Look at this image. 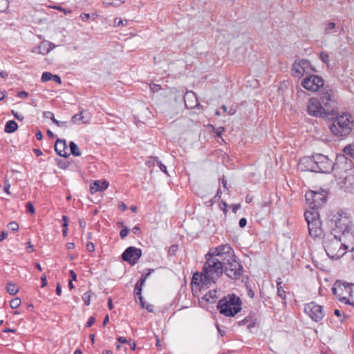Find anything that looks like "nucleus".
Listing matches in <instances>:
<instances>
[{"label":"nucleus","mask_w":354,"mask_h":354,"mask_svg":"<svg viewBox=\"0 0 354 354\" xmlns=\"http://www.w3.org/2000/svg\"><path fill=\"white\" fill-rule=\"evenodd\" d=\"M44 116L46 118H50L52 120V121L53 120V118H55L54 117V114L50 112V111H46L44 113Z\"/></svg>","instance_id":"50"},{"label":"nucleus","mask_w":354,"mask_h":354,"mask_svg":"<svg viewBox=\"0 0 354 354\" xmlns=\"http://www.w3.org/2000/svg\"><path fill=\"white\" fill-rule=\"evenodd\" d=\"M8 226L9 229L13 232H17L19 230V225L15 221L10 222Z\"/></svg>","instance_id":"43"},{"label":"nucleus","mask_w":354,"mask_h":354,"mask_svg":"<svg viewBox=\"0 0 354 354\" xmlns=\"http://www.w3.org/2000/svg\"><path fill=\"white\" fill-rule=\"evenodd\" d=\"M157 165L159 167L160 170L165 174H167V167L165 165H163L161 162L157 161Z\"/></svg>","instance_id":"48"},{"label":"nucleus","mask_w":354,"mask_h":354,"mask_svg":"<svg viewBox=\"0 0 354 354\" xmlns=\"http://www.w3.org/2000/svg\"><path fill=\"white\" fill-rule=\"evenodd\" d=\"M55 48V45L54 44L49 42L48 41H44L41 42L40 45L38 47L39 53L42 55H46Z\"/></svg>","instance_id":"24"},{"label":"nucleus","mask_w":354,"mask_h":354,"mask_svg":"<svg viewBox=\"0 0 354 354\" xmlns=\"http://www.w3.org/2000/svg\"><path fill=\"white\" fill-rule=\"evenodd\" d=\"M141 291H142V287L139 286V282H137V283L136 284V287H135V290H134V293L136 295H138L139 296V299H140V304H141V306L142 308H144L145 307V304L143 302V298L141 295Z\"/></svg>","instance_id":"31"},{"label":"nucleus","mask_w":354,"mask_h":354,"mask_svg":"<svg viewBox=\"0 0 354 354\" xmlns=\"http://www.w3.org/2000/svg\"><path fill=\"white\" fill-rule=\"evenodd\" d=\"M351 287V284L345 282H336L332 290L333 294L339 301L348 304Z\"/></svg>","instance_id":"11"},{"label":"nucleus","mask_w":354,"mask_h":354,"mask_svg":"<svg viewBox=\"0 0 354 354\" xmlns=\"http://www.w3.org/2000/svg\"><path fill=\"white\" fill-rule=\"evenodd\" d=\"M299 169L301 171L315 172V163L314 155L310 157H304L298 163Z\"/></svg>","instance_id":"17"},{"label":"nucleus","mask_w":354,"mask_h":354,"mask_svg":"<svg viewBox=\"0 0 354 354\" xmlns=\"http://www.w3.org/2000/svg\"><path fill=\"white\" fill-rule=\"evenodd\" d=\"M54 82L58 83L59 84H62V80H61V78L59 76L57 75H53V79H52Z\"/></svg>","instance_id":"60"},{"label":"nucleus","mask_w":354,"mask_h":354,"mask_svg":"<svg viewBox=\"0 0 354 354\" xmlns=\"http://www.w3.org/2000/svg\"><path fill=\"white\" fill-rule=\"evenodd\" d=\"M149 86H150V89L151 90V91H153L154 93L158 92L161 89L160 85H159V84L152 83V84H150Z\"/></svg>","instance_id":"45"},{"label":"nucleus","mask_w":354,"mask_h":354,"mask_svg":"<svg viewBox=\"0 0 354 354\" xmlns=\"http://www.w3.org/2000/svg\"><path fill=\"white\" fill-rule=\"evenodd\" d=\"M6 290L11 295H16L19 291L17 286L11 282L7 283Z\"/></svg>","instance_id":"30"},{"label":"nucleus","mask_w":354,"mask_h":354,"mask_svg":"<svg viewBox=\"0 0 354 354\" xmlns=\"http://www.w3.org/2000/svg\"><path fill=\"white\" fill-rule=\"evenodd\" d=\"M124 0H103L102 5L104 8L114 7L117 8L120 6Z\"/></svg>","instance_id":"25"},{"label":"nucleus","mask_w":354,"mask_h":354,"mask_svg":"<svg viewBox=\"0 0 354 354\" xmlns=\"http://www.w3.org/2000/svg\"><path fill=\"white\" fill-rule=\"evenodd\" d=\"M41 287H45L47 286V280H46V276L45 274H43L41 277Z\"/></svg>","instance_id":"59"},{"label":"nucleus","mask_w":354,"mask_h":354,"mask_svg":"<svg viewBox=\"0 0 354 354\" xmlns=\"http://www.w3.org/2000/svg\"><path fill=\"white\" fill-rule=\"evenodd\" d=\"M315 163V172L330 173L334 167V164L328 156L317 153L314 155Z\"/></svg>","instance_id":"10"},{"label":"nucleus","mask_w":354,"mask_h":354,"mask_svg":"<svg viewBox=\"0 0 354 354\" xmlns=\"http://www.w3.org/2000/svg\"><path fill=\"white\" fill-rule=\"evenodd\" d=\"M177 249H178L177 245H173L170 246V248L169 249V253L171 254H174L176 252Z\"/></svg>","instance_id":"55"},{"label":"nucleus","mask_w":354,"mask_h":354,"mask_svg":"<svg viewBox=\"0 0 354 354\" xmlns=\"http://www.w3.org/2000/svg\"><path fill=\"white\" fill-rule=\"evenodd\" d=\"M53 75L50 72H45L41 75V81L46 82L53 79Z\"/></svg>","instance_id":"36"},{"label":"nucleus","mask_w":354,"mask_h":354,"mask_svg":"<svg viewBox=\"0 0 354 354\" xmlns=\"http://www.w3.org/2000/svg\"><path fill=\"white\" fill-rule=\"evenodd\" d=\"M323 245L327 255L332 259H337L342 257L346 250L354 243H347L340 235L330 232L325 235Z\"/></svg>","instance_id":"1"},{"label":"nucleus","mask_w":354,"mask_h":354,"mask_svg":"<svg viewBox=\"0 0 354 354\" xmlns=\"http://www.w3.org/2000/svg\"><path fill=\"white\" fill-rule=\"evenodd\" d=\"M27 211L30 214H34L35 212V207L31 202H28L26 204Z\"/></svg>","instance_id":"46"},{"label":"nucleus","mask_w":354,"mask_h":354,"mask_svg":"<svg viewBox=\"0 0 354 354\" xmlns=\"http://www.w3.org/2000/svg\"><path fill=\"white\" fill-rule=\"evenodd\" d=\"M333 233L341 236L347 243H354V225L346 213H337L333 216Z\"/></svg>","instance_id":"2"},{"label":"nucleus","mask_w":354,"mask_h":354,"mask_svg":"<svg viewBox=\"0 0 354 354\" xmlns=\"http://www.w3.org/2000/svg\"><path fill=\"white\" fill-rule=\"evenodd\" d=\"M86 250L90 252H92L95 250V245L93 243L91 242H89L86 244Z\"/></svg>","instance_id":"49"},{"label":"nucleus","mask_w":354,"mask_h":354,"mask_svg":"<svg viewBox=\"0 0 354 354\" xmlns=\"http://www.w3.org/2000/svg\"><path fill=\"white\" fill-rule=\"evenodd\" d=\"M118 208L122 211H125L127 209V207L124 203H120L118 205Z\"/></svg>","instance_id":"64"},{"label":"nucleus","mask_w":354,"mask_h":354,"mask_svg":"<svg viewBox=\"0 0 354 354\" xmlns=\"http://www.w3.org/2000/svg\"><path fill=\"white\" fill-rule=\"evenodd\" d=\"M207 254L214 257L215 259L223 263V262L229 261V259H232L234 255V252L229 244H225L210 249Z\"/></svg>","instance_id":"9"},{"label":"nucleus","mask_w":354,"mask_h":354,"mask_svg":"<svg viewBox=\"0 0 354 354\" xmlns=\"http://www.w3.org/2000/svg\"><path fill=\"white\" fill-rule=\"evenodd\" d=\"M306 200L309 204L308 210L316 209L326 201V194L323 192L309 191L306 194Z\"/></svg>","instance_id":"13"},{"label":"nucleus","mask_w":354,"mask_h":354,"mask_svg":"<svg viewBox=\"0 0 354 354\" xmlns=\"http://www.w3.org/2000/svg\"><path fill=\"white\" fill-rule=\"evenodd\" d=\"M12 114L14 115V116L19 120H23L24 119V116L21 114H19L16 112H15V111H12Z\"/></svg>","instance_id":"62"},{"label":"nucleus","mask_w":354,"mask_h":354,"mask_svg":"<svg viewBox=\"0 0 354 354\" xmlns=\"http://www.w3.org/2000/svg\"><path fill=\"white\" fill-rule=\"evenodd\" d=\"M18 128L17 123L14 120H9L6 122L4 131L8 133L15 132Z\"/></svg>","instance_id":"26"},{"label":"nucleus","mask_w":354,"mask_h":354,"mask_svg":"<svg viewBox=\"0 0 354 354\" xmlns=\"http://www.w3.org/2000/svg\"><path fill=\"white\" fill-rule=\"evenodd\" d=\"M216 293L217 292L216 290H209L207 293H206L204 295V299L210 304H213L215 302L217 298Z\"/></svg>","instance_id":"27"},{"label":"nucleus","mask_w":354,"mask_h":354,"mask_svg":"<svg viewBox=\"0 0 354 354\" xmlns=\"http://www.w3.org/2000/svg\"><path fill=\"white\" fill-rule=\"evenodd\" d=\"M26 250L27 252L29 253H31L33 251V245L31 244L30 242L27 243Z\"/></svg>","instance_id":"63"},{"label":"nucleus","mask_w":354,"mask_h":354,"mask_svg":"<svg viewBox=\"0 0 354 354\" xmlns=\"http://www.w3.org/2000/svg\"><path fill=\"white\" fill-rule=\"evenodd\" d=\"M239 224L241 227H244L247 224V220L245 218H242L240 219Z\"/></svg>","instance_id":"57"},{"label":"nucleus","mask_w":354,"mask_h":354,"mask_svg":"<svg viewBox=\"0 0 354 354\" xmlns=\"http://www.w3.org/2000/svg\"><path fill=\"white\" fill-rule=\"evenodd\" d=\"M91 297V292L90 291L85 292L82 296V299L86 306L90 304V300Z\"/></svg>","instance_id":"37"},{"label":"nucleus","mask_w":354,"mask_h":354,"mask_svg":"<svg viewBox=\"0 0 354 354\" xmlns=\"http://www.w3.org/2000/svg\"><path fill=\"white\" fill-rule=\"evenodd\" d=\"M334 314L337 317H339L340 318V322H344L347 317V316L346 315H344V314L342 315L340 310L338 309L335 310Z\"/></svg>","instance_id":"42"},{"label":"nucleus","mask_w":354,"mask_h":354,"mask_svg":"<svg viewBox=\"0 0 354 354\" xmlns=\"http://www.w3.org/2000/svg\"><path fill=\"white\" fill-rule=\"evenodd\" d=\"M203 272L206 274L205 277L209 278L212 283L215 281L223 274L222 263L218 261L214 257L206 254V262L204 264Z\"/></svg>","instance_id":"6"},{"label":"nucleus","mask_w":354,"mask_h":354,"mask_svg":"<svg viewBox=\"0 0 354 354\" xmlns=\"http://www.w3.org/2000/svg\"><path fill=\"white\" fill-rule=\"evenodd\" d=\"M320 59L325 64H328L329 55L325 52H322L319 55Z\"/></svg>","instance_id":"39"},{"label":"nucleus","mask_w":354,"mask_h":354,"mask_svg":"<svg viewBox=\"0 0 354 354\" xmlns=\"http://www.w3.org/2000/svg\"><path fill=\"white\" fill-rule=\"evenodd\" d=\"M324 82L322 77L317 75H310L306 77L301 82V86L311 92H317L324 86Z\"/></svg>","instance_id":"12"},{"label":"nucleus","mask_w":354,"mask_h":354,"mask_svg":"<svg viewBox=\"0 0 354 354\" xmlns=\"http://www.w3.org/2000/svg\"><path fill=\"white\" fill-rule=\"evenodd\" d=\"M220 313L233 317L241 310V301L235 295H228L219 300L217 305Z\"/></svg>","instance_id":"5"},{"label":"nucleus","mask_w":354,"mask_h":354,"mask_svg":"<svg viewBox=\"0 0 354 354\" xmlns=\"http://www.w3.org/2000/svg\"><path fill=\"white\" fill-rule=\"evenodd\" d=\"M69 273H70V275H71V279L70 280H72V281H76L77 280V275L75 273V272L73 270H70Z\"/></svg>","instance_id":"61"},{"label":"nucleus","mask_w":354,"mask_h":354,"mask_svg":"<svg viewBox=\"0 0 354 354\" xmlns=\"http://www.w3.org/2000/svg\"><path fill=\"white\" fill-rule=\"evenodd\" d=\"M62 220L64 221L63 223V236H66L67 235V231H68V218L66 216H62Z\"/></svg>","instance_id":"35"},{"label":"nucleus","mask_w":354,"mask_h":354,"mask_svg":"<svg viewBox=\"0 0 354 354\" xmlns=\"http://www.w3.org/2000/svg\"><path fill=\"white\" fill-rule=\"evenodd\" d=\"M343 152L346 155V156H348L350 157H353V154H354V147L352 146V145H347L346 146L344 149H343Z\"/></svg>","instance_id":"33"},{"label":"nucleus","mask_w":354,"mask_h":354,"mask_svg":"<svg viewBox=\"0 0 354 354\" xmlns=\"http://www.w3.org/2000/svg\"><path fill=\"white\" fill-rule=\"evenodd\" d=\"M129 232V229H128L127 227H124V228H123V229L120 231V235L121 238H122V239L125 238V237L127 236V234H128Z\"/></svg>","instance_id":"47"},{"label":"nucleus","mask_w":354,"mask_h":354,"mask_svg":"<svg viewBox=\"0 0 354 354\" xmlns=\"http://www.w3.org/2000/svg\"><path fill=\"white\" fill-rule=\"evenodd\" d=\"M127 24V21H125V23H124V21L122 20L120 18H115L114 19V26H126Z\"/></svg>","instance_id":"41"},{"label":"nucleus","mask_w":354,"mask_h":354,"mask_svg":"<svg viewBox=\"0 0 354 354\" xmlns=\"http://www.w3.org/2000/svg\"><path fill=\"white\" fill-rule=\"evenodd\" d=\"M348 304L354 306V284H351V287L350 288V299Z\"/></svg>","instance_id":"38"},{"label":"nucleus","mask_w":354,"mask_h":354,"mask_svg":"<svg viewBox=\"0 0 354 354\" xmlns=\"http://www.w3.org/2000/svg\"><path fill=\"white\" fill-rule=\"evenodd\" d=\"M21 299L18 297L12 299L10 301V306L12 308L15 309L17 308L21 305Z\"/></svg>","instance_id":"34"},{"label":"nucleus","mask_w":354,"mask_h":354,"mask_svg":"<svg viewBox=\"0 0 354 354\" xmlns=\"http://www.w3.org/2000/svg\"><path fill=\"white\" fill-rule=\"evenodd\" d=\"M157 161H158V160L156 158H151L149 160H148L147 162V164L149 165V166H151V165H154L155 164L157 165Z\"/></svg>","instance_id":"51"},{"label":"nucleus","mask_w":354,"mask_h":354,"mask_svg":"<svg viewBox=\"0 0 354 354\" xmlns=\"http://www.w3.org/2000/svg\"><path fill=\"white\" fill-rule=\"evenodd\" d=\"M142 255V250L135 247H129L122 254L124 261H128L131 265L136 264Z\"/></svg>","instance_id":"16"},{"label":"nucleus","mask_w":354,"mask_h":354,"mask_svg":"<svg viewBox=\"0 0 354 354\" xmlns=\"http://www.w3.org/2000/svg\"><path fill=\"white\" fill-rule=\"evenodd\" d=\"M69 147H70L71 153L74 156H80L81 155V151H80L78 146L74 142H70Z\"/></svg>","instance_id":"29"},{"label":"nucleus","mask_w":354,"mask_h":354,"mask_svg":"<svg viewBox=\"0 0 354 354\" xmlns=\"http://www.w3.org/2000/svg\"><path fill=\"white\" fill-rule=\"evenodd\" d=\"M223 272L233 279H237L241 277L243 272L242 266L236 261L235 255L229 261H225L222 263Z\"/></svg>","instance_id":"8"},{"label":"nucleus","mask_w":354,"mask_h":354,"mask_svg":"<svg viewBox=\"0 0 354 354\" xmlns=\"http://www.w3.org/2000/svg\"><path fill=\"white\" fill-rule=\"evenodd\" d=\"M281 279H279L277 281V295L279 297H280L283 300L286 299V292L281 287Z\"/></svg>","instance_id":"32"},{"label":"nucleus","mask_w":354,"mask_h":354,"mask_svg":"<svg viewBox=\"0 0 354 354\" xmlns=\"http://www.w3.org/2000/svg\"><path fill=\"white\" fill-rule=\"evenodd\" d=\"M109 182L106 180H104L102 182L99 180H95L90 185V190L92 194L95 193L97 192H102L105 190L109 187Z\"/></svg>","instance_id":"23"},{"label":"nucleus","mask_w":354,"mask_h":354,"mask_svg":"<svg viewBox=\"0 0 354 354\" xmlns=\"http://www.w3.org/2000/svg\"><path fill=\"white\" fill-rule=\"evenodd\" d=\"M206 274H205V272L203 270L201 273H195L192 279V286H198L201 283L203 285H208L209 283H212V282L209 280V278L205 277Z\"/></svg>","instance_id":"19"},{"label":"nucleus","mask_w":354,"mask_h":354,"mask_svg":"<svg viewBox=\"0 0 354 354\" xmlns=\"http://www.w3.org/2000/svg\"><path fill=\"white\" fill-rule=\"evenodd\" d=\"M312 71H315V69L307 59L296 60L292 64V73L293 76L300 77Z\"/></svg>","instance_id":"14"},{"label":"nucleus","mask_w":354,"mask_h":354,"mask_svg":"<svg viewBox=\"0 0 354 354\" xmlns=\"http://www.w3.org/2000/svg\"><path fill=\"white\" fill-rule=\"evenodd\" d=\"M53 8L57 9L58 10H60L62 12H64V13L66 14V15L68 14V13H71V10H66V9H64V8L60 7V6H54Z\"/></svg>","instance_id":"56"},{"label":"nucleus","mask_w":354,"mask_h":354,"mask_svg":"<svg viewBox=\"0 0 354 354\" xmlns=\"http://www.w3.org/2000/svg\"><path fill=\"white\" fill-rule=\"evenodd\" d=\"M331 93V90L325 88L319 100L323 106L329 110L332 103Z\"/></svg>","instance_id":"22"},{"label":"nucleus","mask_w":354,"mask_h":354,"mask_svg":"<svg viewBox=\"0 0 354 354\" xmlns=\"http://www.w3.org/2000/svg\"><path fill=\"white\" fill-rule=\"evenodd\" d=\"M117 340L121 343V344H127L129 343L128 340L127 339L126 337H118L117 338Z\"/></svg>","instance_id":"58"},{"label":"nucleus","mask_w":354,"mask_h":354,"mask_svg":"<svg viewBox=\"0 0 354 354\" xmlns=\"http://www.w3.org/2000/svg\"><path fill=\"white\" fill-rule=\"evenodd\" d=\"M80 18L82 21H86L90 19V15L87 13H82L80 15Z\"/></svg>","instance_id":"53"},{"label":"nucleus","mask_w":354,"mask_h":354,"mask_svg":"<svg viewBox=\"0 0 354 354\" xmlns=\"http://www.w3.org/2000/svg\"><path fill=\"white\" fill-rule=\"evenodd\" d=\"M8 0H0V12H4L8 8Z\"/></svg>","instance_id":"40"},{"label":"nucleus","mask_w":354,"mask_h":354,"mask_svg":"<svg viewBox=\"0 0 354 354\" xmlns=\"http://www.w3.org/2000/svg\"><path fill=\"white\" fill-rule=\"evenodd\" d=\"M95 322V319L94 317H90L87 323H86V327H91Z\"/></svg>","instance_id":"52"},{"label":"nucleus","mask_w":354,"mask_h":354,"mask_svg":"<svg viewBox=\"0 0 354 354\" xmlns=\"http://www.w3.org/2000/svg\"><path fill=\"white\" fill-rule=\"evenodd\" d=\"M305 219L308 223L309 235L315 241L324 239L325 235L322 224L319 218V214L316 209L306 210L304 213Z\"/></svg>","instance_id":"4"},{"label":"nucleus","mask_w":354,"mask_h":354,"mask_svg":"<svg viewBox=\"0 0 354 354\" xmlns=\"http://www.w3.org/2000/svg\"><path fill=\"white\" fill-rule=\"evenodd\" d=\"M53 122L55 124L57 127H63L66 123V122L58 121L55 118H53Z\"/></svg>","instance_id":"54"},{"label":"nucleus","mask_w":354,"mask_h":354,"mask_svg":"<svg viewBox=\"0 0 354 354\" xmlns=\"http://www.w3.org/2000/svg\"><path fill=\"white\" fill-rule=\"evenodd\" d=\"M352 116L348 113H342L336 115L333 122L329 125L331 133L337 137H346L353 127Z\"/></svg>","instance_id":"3"},{"label":"nucleus","mask_w":354,"mask_h":354,"mask_svg":"<svg viewBox=\"0 0 354 354\" xmlns=\"http://www.w3.org/2000/svg\"><path fill=\"white\" fill-rule=\"evenodd\" d=\"M337 31L336 29V24L334 22H328L326 24L325 28H324V32L326 34H332Z\"/></svg>","instance_id":"28"},{"label":"nucleus","mask_w":354,"mask_h":354,"mask_svg":"<svg viewBox=\"0 0 354 354\" xmlns=\"http://www.w3.org/2000/svg\"><path fill=\"white\" fill-rule=\"evenodd\" d=\"M225 131V128L223 127H218V128H215V127H213V131L216 134V136L218 137H221V134L222 133Z\"/></svg>","instance_id":"44"},{"label":"nucleus","mask_w":354,"mask_h":354,"mask_svg":"<svg viewBox=\"0 0 354 354\" xmlns=\"http://www.w3.org/2000/svg\"><path fill=\"white\" fill-rule=\"evenodd\" d=\"M307 111L309 115L314 117L326 118L333 113L323 106L320 100L317 97H311L307 104Z\"/></svg>","instance_id":"7"},{"label":"nucleus","mask_w":354,"mask_h":354,"mask_svg":"<svg viewBox=\"0 0 354 354\" xmlns=\"http://www.w3.org/2000/svg\"><path fill=\"white\" fill-rule=\"evenodd\" d=\"M55 150L60 156L68 157V148L65 140L58 139L55 144Z\"/></svg>","instance_id":"20"},{"label":"nucleus","mask_w":354,"mask_h":354,"mask_svg":"<svg viewBox=\"0 0 354 354\" xmlns=\"http://www.w3.org/2000/svg\"><path fill=\"white\" fill-rule=\"evenodd\" d=\"M184 102L186 107L193 109L198 105V100L194 92H187L184 95Z\"/></svg>","instance_id":"21"},{"label":"nucleus","mask_w":354,"mask_h":354,"mask_svg":"<svg viewBox=\"0 0 354 354\" xmlns=\"http://www.w3.org/2000/svg\"><path fill=\"white\" fill-rule=\"evenodd\" d=\"M305 313L308 315L313 321L319 322L324 317V312L322 306L315 302H310L305 306Z\"/></svg>","instance_id":"15"},{"label":"nucleus","mask_w":354,"mask_h":354,"mask_svg":"<svg viewBox=\"0 0 354 354\" xmlns=\"http://www.w3.org/2000/svg\"><path fill=\"white\" fill-rule=\"evenodd\" d=\"M91 120V115L86 111H82L80 113L74 115L71 121L76 124H88Z\"/></svg>","instance_id":"18"}]
</instances>
